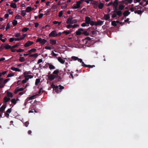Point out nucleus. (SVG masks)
Listing matches in <instances>:
<instances>
[{
	"label": "nucleus",
	"mask_w": 148,
	"mask_h": 148,
	"mask_svg": "<svg viewBox=\"0 0 148 148\" xmlns=\"http://www.w3.org/2000/svg\"><path fill=\"white\" fill-rule=\"evenodd\" d=\"M12 111V109L11 108L8 109L6 111V113H10Z\"/></svg>",
	"instance_id": "obj_57"
},
{
	"label": "nucleus",
	"mask_w": 148,
	"mask_h": 148,
	"mask_svg": "<svg viewBox=\"0 0 148 148\" xmlns=\"http://www.w3.org/2000/svg\"><path fill=\"white\" fill-rule=\"evenodd\" d=\"M104 19L106 20H107L110 18V16L109 14H106L104 16Z\"/></svg>",
	"instance_id": "obj_23"
},
{
	"label": "nucleus",
	"mask_w": 148,
	"mask_h": 148,
	"mask_svg": "<svg viewBox=\"0 0 148 148\" xmlns=\"http://www.w3.org/2000/svg\"><path fill=\"white\" fill-rule=\"evenodd\" d=\"M143 12V11H141V10H136L134 12L135 14H141Z\"/></svg>",
	"instance_id": "obj_24"
},
{
	"label": "nucleus",
	"mask_w": 148,
	"mask_h": 148,
	"mask_svg": "<svg viewBox=\"0 0 148 148\" xmlns=\"http://www.w3.org/2000/svg\"><path fill=\"white\" fill-rule=\"evenodd\" d=\"M112 25L114 26H117V24L116 23V22L115 21H113L111 23Z\"/></svg>",
	"instance_id": "obj_44"
},
{
	"label": "nucleus",
	"mask_w": 148,
	"mask_h": 148,
	"mask_svg": "<svg viewBox=\"0 0 148 148\" xmlns=\"http://www.w3.org/2000/svg\"><path fill=\"white\" fill-rule=\"evenodd\" d=\"M53 75L51 74L50 75H47L48 77V79L50 81H52L54 79L58 78L57 81L58 82L60 81L61 80L62 78V77L60 75H59V73H60V75H61L62 74V76H64L65 73H64L61 70H59V69H57L55 70L53 72Z\"/></svg>",
	"instance_id": "obj_1"
},
{
	"label": "nucleus",
	"mask_w": 148,
	"mask_h": 148,
	"mask_svg": "<svg viewBox=\"0 0 148 148\" xmlns=\"http://www.w3.org/2000/svg\"><path fill=\"white\" fill-rule=\"evenodd\" d=\"M73 17L72 16H70L67 19L66 23L68 24H73L77 23V20L76 19H73Z\"/></svg>",
	"instance_id": "obj_2"
},
{
	"label": "nucleus",
	"mask_w": 148,
	"mask_h": 148,
	"mask_svg": "<svg viewBox=\"0 0 148 148\" xmlns=\"http://www.w3.org/2000/svg\"><path fill=\"white\" fill-rule=\"evenodd\" d=\"M11 69L13 71H16L20 72L21 71L19 69L14 67H12L11 68Z\"/></svg>",
	"instance_id": "obj_18"
},
{
	"label": "nucleus",
	"mask_w": 148,
	"mask_h": 148,
	"mask_svg": "<svg viewBox=\"0 0 148 148\" xmlns=\"http://www.w3.org/2000/svg\"><path fill=\"white\" fill-rule=\"evenodd\" d=\"M130 12L128 10H126L123 13V15L125 16H128L130 14Z\"/></svg>",
	"instance_id": "obj_15"
},
{
	"label": "nucleus",
	"mask_w": 148,
	"mask_h": 148,
	"mask_svg": "<svg viewBox=\"0 0 148 148\" xmlns=\"http://www.w3.org/2000/svg\"><path fill=\"white\" fill-rule=\"evenodd\" d=\"M66 27L68 29H69L72 27V25H71V24H69L66 25Z\"/></svg>",
	"instance_id": "obj_58"
},
{
	"label": "nucleus",
	"mask_w": 148,
	"mask_h": 148,
	"mask_svg": "<svg viewBox=\"0 0 148 148\" xmlns=\"http://www.w3.org/2000/svg\"><path fill=\"white\" fill-rule=\"evenodd\" d=\"M5 48L4 47V46L3 45H1L0 47V51H2Z\"/></svg>",
	"instance_id": "obj_60"
},
{
	"label": "nucleus",
	"mask_w": 148,
	"mask_h": 148,
	"mask_svg": "<svg viewBox=\"0 0 148 148\" xmlns=\"http://www.w3.org/2000/svg\"><path fill=\"white\" fill-rule=\"evenodd\" d=\"M98 8L99 9H102L104 7V4L103 3H100L99 5L98 6Z\"/></svg>",
	"instance_id": "obj_29"
},
{
	"label": "nucleus",
	"mask_w": 148,
	"mask_h": 148,
	"mask_svg": "<svg viewBox=\"0 0 148 148\" xmlns=\"http://www.w3.org/2000/svg\"><path fill=\"white\" fill-rule=\"evenodd\" d=\"M21 44V42H19L16 44V45H14L12 46V48H16L17 47L19 46Z\"/></svg>",
	"instance_id": "obj_30"
},
{
	"label": "nucleus",
	"mask_w": 148,
	"mask_h": 148,
	"mask_svg": "<svg viewBox=\"0 0 148 148\" xmlns=\"http://www.w3.org/2000/svg\"><path fill=\"white\" fill-rule=\"evenodd\" d=\"M71 58L72 59L74 60H77V59H78L77 57L74 56L72 57Z\"/></svg>",
	"instance_id": "obj_52"
},
{
	"label": "nucleus",
	"mask_w": 148,
	"mask_h": 148,
	"mask_svg": "<svg viewBox=\"0 0 148 148\" xmlns=\"http://www.w3.org/2000/svg\"><path fill=\"white\" fill-rule=\"evenodd\" d=\"M95 65H87V66H86V67H88L89 68H91L93 67H95Z\"/></svg>",
	"instance_id": "obj_53"
},
{
	"label": "nucleus",
	"mask_w": 148,
	"mask_h": 148,
	"mask_svg": "<svg viewBox=\"0 0 148 148\" xmlns=\"http://www.w3.org/2000/svg\"><path fill=\"white\" fill-rule=\"evenodd\" d=\"M117 7H113V9H114V11H113L112 12H116V11H118L117 10L118 9Z\"/></svg>",
	"instance_id": "obj_51"
},
{
	"label": "nucleus",
	"mask_w": 148,
	"mask_h": 148,
	"mask_svg": "<svg viewBox=\"0 0 148 148\" xmlns=\"http://www.w3.org/2000/svg\"><path fill=\"white\" fill-rule=\"evenodd\" d=\"M26 34H23L22 36H21V40L25 38L26 36Z\"/></svg>",
	"instance_id": "obj_47"
},
{
	"label": "nucleus",
	"mask_w": 148,
	"mask_h": 148,
	"mask_svg": "<svg viewBox=\"0 0 148 148\" xmlns=\"http://www.w3.org/2000/svg\"><path fill=\"white\" fill-rule=\"evenodd\" d=\"M18 100H16L15 99H12L11 100V102L14 104V105H15L16 103V101Z\"/></svg>",
	"instance_id": "obj_35"
},
{
	"label": "nucleus",
	"mask_w": 148,
	"mask_h": 148,
	"mask_svg": "<svg viewBox=\"0 0 148 148\" xmlns=\"http://www.w3.org/2000/svg\"><path fill=\"white\" fill-rule=\"evenodd\" d=\"M40 80L39 79H36V80L35 84L36 85H38V84L40 82Z\"/></svg>",
	"instance_id": "obj_39"
},
{
	"label": "nucleus",
	"mask_w": 148,
	"mask_h": 148,
	"mask_svg": "<svg viewBox=\"0 0 148 148\" xmlns=\"http://www.w3.org/2000/svg\"><path fill=\"white\" fill-rule=\"evenodd\" d=\"M26 11H25V10H22L21 11V15L22 16H24L26 15Z\"/></svg>",
	"instance_id": "obj_33"
},
{
	"label": "nucleus",
	"mask_w": 148,
	"mask_h": 148,
	"mask_svg": "<svg viewBox=\"0 0 148 148\" xmlns=\"http://www.w3.org/2000/svg\"><path fill=\"white\" fill-rule=\"evenodd\" d=\"M90 23H89V24H90L92 26L94 25H95L96 24V22H94L92 21H91L90 22Z\"/></svg>",
	"instance_id": "obj_40"
},
{
	"label": "nucleus",
	"mask_w": 148,
	"mask_h": 148,
	"mask_svg": "<svg viewBox=\"0 0 148 148\" xmlns=\"http://www.w3.org/2000/svg\"><path fill=\"white\" fill-rule=\"evenodd\" d=\"M86 0H80V1H79L77 2V6H73L72 8L74 9H76L79 8L80 7V4L82 3L83 1H85Z\"/></svg>",
	"instance_id": "obj_4"
},
{
	"label": "nucleus",
	"mask_w": 148,
	"mask_h": 148,
	"mask_svg": "<svg viewBox=\"0 0 148 148\" xmlns=\"http://www.w3.org/2000/svg\"><path fill=\"white\" fill-rule=\"evenodd\" d=\"M119 4L118 1L115 0L114 2L113 3V6L114 7H118Z\"/></svg>",
	"instance_id": "obj_12"
},
{
	"label": "nucleus",
	"mask_w": 148,
	"mask_h": 148,
	"mask_svg": "<svg viewBox=\"0 0 148 148\" xmlns=\"http://www.w3.org/2000/svg\"><path fill=\"white\" fill-rule=\"evenodd\" d=\"M6 108V105H3L0 108V112H3Z\"/></svg>",
	"instance_id": "obj_13"
},
{
	"label": "nucleus",
	"mask_w": 148,
	"mask_h": 148,
	"mask_svg": "<svg viewBox=\"0 0 148 148\" xmlns=\"http://www.w3.org/2000/svg\"><path fill=\"white\" fill-rule=\"evenodd\" d=\"M10 100V98L5 97L3 98L4 102L5 103H7Z\"/></svg>",
	"instance_id": "obj_20"
},
{
	"label": "nucleus",
	"mask_w": 148,
	"mask_h": 148,
	"mask_svg": "<svg viewBox=\"0 0 148 148\" xmlns=\"http://www.w3.org/2000/svg\"><path fill=\"white\" fill-rule=\"evenodd\" d=\"M52 56H54V57H56L57 56L58 54H56L53 51H52V53H51Z\"/></svg>",
	"instance_id": "obj_55"
},
{
	"label": "nucleus",
	"mask_w": 148,
	"mask_h": 148,
	"mask_svg": "<svg viewBox=\"0 0 148 148\" xmlns=\"http://www.w3.org/2000/svg\"><path fill=\"white\" fill-rule=\"evenodd\" d=\"M56 58H57L58 61L61 64H63L64 63L65 61L64 60L60 57Z\"/></svg>",
	"instance_id": "obj_14"
},
{
	"label": "nucleus",
	"mask_w": 148,
	"mask_h": 148,
	"mask_svg": "<svg viewBox=\"0 0 148 148\" xmlns=\"http://www.w3.org/2000/svg\"><path fill=\"white\" fill-rule=\"evenodd\" d=\"M10 23H8L7 24V26L5 28L6 30H7L8 29L10 28Z\"/></svg>",
	"instance_id": "obj_48"
},
{
	"label": "nucleus",
	"mask_w": 148,
	"mask_h": 148,
	"mask_svg": "<svg viewBox=\"0 0 148 148\" xmlns=\"http://www.w3.org/2000/svg\"><path fill=\"white\" fill-rule=\"evenodd\" d=\"M84 29L82 28H79L77 31L76 32V34L77 35H80L82 34L83 33L82 32H83Z\"/></svg>",
	"instance_id": "obj_6"
},
{
	"label": "nucleus",
	"mask_w": 148,
	"mask_h": 148,
	"mask_svg": "<svg viewBox=\"0 0 148 148\" xmlns=\"http://www.w3.org/2000/svg\"><path fill=\"white\" fill-rule=\"evenodd\" d=\"M12 24L14 26H16V25L17 24V21L15 20H13L12 22Z\"/></svg>",
	"instance_id": "obj_37"
},
{
	"label": "nucleus",
	"mask_w": 148,
	"mask_h": 148,
	"mask_svg": "<svg viewBox=\"0 0 148 148\" xmlns=\"http://www.w3.org/2000/svg\"><path fill=\"white\" fill-rule=\"evenodd\" d=\"M19 60L21 62H23L25 61V59L23 57H20L19 58Z\"/></svg>",
	"instance_id": "obj_42"
},
{
	"label": "nucleus",
	"mask_w": 148,
	"mask_h": 148,
	"mask_svg": "<svg viewBox=\"0 0 148 148\" xmlns=\"http://www.w3.org/2000/svg\"><path fill=\"white\" fill-rule=\"evenodd\" d=\"M7 95L8 97H13L12 93L9 92H7Z\"/></svg>",
	"instance_id": "obj_36"
},
{
	"label": "nucleus",
	"mask_w": 148,
	"mask_h": 148,
	"mask_svg": "<svg viewBox=\"0 0 148 148\" xmlns=\"http://www.w3.org/2000/svg\"><path fill=\"white\" fill-rule=\"evenodd\" d=\"M86 22L85 23H82L81 25V26L82 27H84L86 26Z\"/></svg>",
	"instance_id": "obj_63"
},
{
	"label": "nucleus",
	"mask_w": 148,
	"mask_h": 148,
	"mask_svg": "<svg viewBox=\"0 0 148 148\" xmlns=\"http://www.w3.org/2000/svg\"><path fill=\"white\" fill-rule=\"evenodd\" d=\"M29 29V28L27 27H24L22 29V31L23 32H26Z\"/></svg>",
	"instance_id": "obj_38"
},
{
	"label": "nucleus",
	"mask_w": 148,
	"mask_h": 148,
	"mask_svg": "<svg viewBox=\"0 0 148 148\" xmlns=\"http://www.w3.org/2000/svg\"><path fill=\"white\" fill-rule=\"evenodd\" d=\"M67 6V4H65V5L63 6H62L61 7V8L62 9H65L66 8Z\"/></svg>",
	"instance_id": "obj_61"
},
{
	"label": "nucleus",
	"mask_w": 148,
	"mask_h": 148,
	"mask_svg": "<svg viewBox=\"0 0 148 148\" xmlns=\"http://www.w3.org/2000/svg\"><path fill=\"white\" fill-rule=\"evenodd\" d=\"M115 13L118 16H121L122 15V12L121 10L118 11H116Z\"/></svg>",
	"instance_id": "obj_28"
},
{
	"label": "nucleus",
	"mask_w": 148,
	"mask_h": 148,
	"mask_svg": "<svg viewBox=\"0 0 148 148\" xmlns=\"http://www.w3.org/2000/svg\"><path fill=\"white\" fill-rule=\"evenodd\" d=\"M49 68L50 70L54 69H55V67L53 65L49 63Z\"/></svg>",
	"instance_id": "obj_25"
},
{
	"label": "nucleus",
	"mask_w": 148,
	"mask_h": 148,
	"mask_svg": "<svg viewBox=\"0 0 148 148\" xmlns=\"http://www.w3.org/2000/svg\"><path fill=\"white\" fill-rule=\"evenodd\" d=\"M50 44L52 45H54L56 43V40L50 39L49 40Z\"/></svg>",
	"instance_id": "obj_16"
},
{
	"label": "nucleus",
	"mask_w": 148,
	"mask_h": 148,
	"mask_svg": "<svg viewBox=\"0 0 148 148\" xmlns=\"http://www.w3.org/2000/svg\"><path fill=\"white\" fill-rule=\"evenodd\" d=\"M58 86V87H59V89L60 90H59V91H61V90H62L64 88V87L61 86V85H59Z\"/></svg>",
	"instance_id": "obj_41"
},
{
	"label": "nucleus",
	"mask_w": 148,
	"mask_h": 148,
	"mask_svg": "<svg viewBox=\"0 0 148 148\" xmlns=\"http://www.w3.org/2000/svg\"><path fill=\"white\" fill-rule=\"evenodd\" d=\"M22 18V16H21L18 15V14L15 17V18L16 19H21Z\"/></svg>",
	"instance_id": "obj_46"
},
{
	"label": "nucleus",
	"mask_w": 148,
	"mask_h": 148,
	"mask_svg": "<svg viewBox=\"0 0 148 148\" xmlns=\"http://www.w3.org/2000/svg\"><path fill=\"white\" fill-rule=\"evenodd\" d=\"M71 32L69 31H64L62 32V34H65L66 35H67L71 33Z\"/></svg>",
	"instance_id": "obj_31"
},
{
	"label": "nucleus",
	"mask_w": 148,
	"mask_h": 148,
	"mask_svg": "<svg viewBox=\"0 0 148 148\" xmlns=\"http://www.w3.org/2000/svg\"><path fill=\"white\" fill-rule=\"evenodd\" d=\"M32 72L30 71H26L24 73V75H28V74H32Z\"/></svg>",
	"instance_id": "obj_43"
},
{
	"label": "nucleus",
	"mask_w": 148,
	"mask_h": 148,
	"mask_svg": "<svg viewBox=\"0 0 148 148\" xmlns=\"http://www.w3.org/2000/svg\"><path fill=\"white\" fill-rule=\"evenodd\" d=\"M63 15V12L62 11H60L59 13L58 16L59 17H61Z\"/></svg>",
	"instance_id": "obj_54"
},
{
	"label": "nucleus",
	"mask_w": 148,
	"mask_h": 148,
	"mask_svg": "<svg viewBox=\"0 0 148 148\" xmlns=\"http://www.w3.org/2000/svg\"><path fill=\"white\" fill-rule=\"evenodd\" d=\"M91 21L90 18L88 16H86L85 18V21L87 24L88 25L87 26H89V23Z\"/></svg>",
	"instance_id": "obj_8"
},
{
	"label": "nucleus",
	"mask_w": 148,
	"mask_h": 148,
	"mask_svg": "<svg viewBox=\"0 0 148 148\" xmlns=\"http://www.w3.org/2000/svg\"><path fill=\"white\" fill-rule=\"evenodd\" d=\"M57 32L55 30L52 31L49 34V37H55L56 36Z\"/></svg>",
	"instance_id": "obj_7"
},
{
	"label": "nucleus",
	"mask_w": 148,
	"mask_h": 148,
	"mask_svg": "<svg viewBox=\"0 0 148 148\" xmlns=\"http://www.w3.org/2000/svg\"><path fill=\"white\" fill-rule=\"evenodd\" d=\"M32 10V8L30 6L27 7L25 11L27 12H30Z\"/></svg>",
	"instance_id": "obj_22"
},
{
	"label": "nucleus",
	"mask_w": 148,
	"mask_h": 148,
	"mask_svg": "<svg viewBox=\"0 0 148 148\" xmlns=\"http://www.w3.org/2000/svg\"><path fill=\"white\" fill-rule=\"evenodd\" d=\"M10 80V78H8V79H5L3 81V82L4 83V84H5H5L6 83L8 82Z\"/></svg>",
	"instance_id": "obj_56"
},
{
	"label": "nucleus",
	"mask_w": 148,
	"mask_h": 148,
	"mask_svg": "<svg viewBox=\"0 0 148 148\" xmlns=\"http://www.w3.org/2000/svg\"><path fill=\"white\" fill-rule=\"evenodd\" d=\"M5 86V84H4V83L3 81H2L1 82H0V88H3Z\"/></svg>",
	"instance_id": "obj_32"
},
{
	"label": "nucleus",
	"mask_w": 148,
	"mask_h": 148,
	"mask_svg": "<svg viewBox=\"0 0 148 148\" xmlns=\"http://www.w3.org/2000/svg\"><path fill=\"white\" fill-rule=\"evenodd\" d=\"M14 75V74L10 73H9L7 76V77H10L12 76H13Z\"/></svg>",
	"instance_id": "obj_49"
},
{
	"label": "nucleus",
	"mask_w": 148,
	"mask_h": 148,
	"mask_svg": "<svg viewBox=\"0 0 148 148\" xmlns=\"http://www.w3.org/2000/svg\"><path fill=\"white\" fill-rule=\"evenodd\" d=\"M47 40L45 39H42L41 38L37 39L36 42H39L41 45H44L47 42Z\"/></svg>",
	"instance_id": "obj_5"
},
{
	"label": "nucleus",
	"mask_w": 148,
	"mask_h": 148,
	"mask_svg": "<svg viewBox=\"0 0 148 148\" xmlns=\"http://www.w3.org/2000/svg\"><path fill=\"white\" fill-rule=\"evenodd\" d=\"M38 94H36L29 97L27 98V99L26 100V101H27V102L29 100L34 99L36 96H38Z\"/></svg>",
	"instance_id": "obj_10"
},
{
	"label": "nucleus",
	"mask_w": 148,
	"mask_h": 148,
	"mask_svg": "<svg viewBox=\"0 0 148 148\" xmlns=\"http://www.w3.org/2000/svg\"><path fill=\"white\" fill-rule=\"evenodd\" d=\"M29 123L28 121L24 123L25 126H26V127H27L28 126V125L29 124Z\"/></svg>",
	"instance_id": "obj_62"
},
{
	"label": "nucleus",
	"mask_w": 148,
	"mask_h": 148,
	"mask_svg": "<svg viewBox=\"0 0 148 148\" xmlns=\"http://www.w3.org/2000/svg\"><path fill=\"white\" fill-rule=\"evenodd\" d=\"M38 56V54L37 53H36L34 54H31L29 56V57H34V58H36Z\"/></svg>",
	"instance_id": "obj_26"
},
{
	"label": "nucleus",
	"mask_w": 148,
	"mask_h": 148,
	"mask_svg": "<svg viewBox=\"0 0 148 148\" xmlns=\"http://www.w3.org/2000/svg\"><path fill=\"white\" fill-rule=\"evenodd\" d=\"M103 22L104 21H97L96 22L95 25L101 26L103 24Z\"/></svg>",
	"instance_id": "obj_11"
},
{
	"label": "nucleus",
	"mask_w": 148,
	"mask_h": 148,
	"mask_svg": "<svg viewBox=\"0 0 148 148\" xmlns=\"http://www.w3.org/2000/svg\"><path fill=\"white\" fill-rule=\"evenodd\" d=\"M51 88H53V90H55L57 93H58L61 92V91H59L58 86H56L53 84L52 83L51 86Z\"/></svg>",
	"instance_id": "obj_3"
},
{
	"label": "nucleus",
	"mask_w": 148,
	"mask_h": 148,
	"mask_svg": "<svg viewBox=\"0 0 148 148\" xmlns=\"http://www.w3.org/2000/svg\"><path fill=\"white\" fill-rule=\"evenodd\" d=\"M14 40V38H10L9 39V41L10 42H13Z\"/></svg>",
	"instance_id": "obj_64"
},
{
	"label": "nucleus",
	"mask_w": 148,
	"mask_h": 148,
	"mask_svg": "<svg viewBox=\"0 0 148 148\" xmlns=\"http://www.w3.org/2000/svg\"><path fill=\"white\" fill-rule=\"evenodd\" d=\"M37 50L36 49L34 48L31 49L30 50H28L27 51L29 53H32L35 52Z\"/></svg>",
	"instance_id": "obj_21"
},
{
	"label": "nucleus",
	"mask_w": 148,
	"mask_h": 148,
	"mask_svg": "<svg viewBox=\"0 0 148 148\" xmlns=\"http://www.w3.org/2000/svg\"><path fill=\"white\" fill-rule=\"evenodd\" d=\"M10 6L11 7L14 8H15L17 7L16 4L15 3H12L10 4Z\"/></svg>",
	"instance_id": "obj_27"
},
{
	"label": "nucleus",
	"mask_w": 148,
	"mask_h": 148,
	"mask_svg": "<svg viewBox=\"0 0 148 148\" xmlns=\"http://www.w3.org/2000/svg\"><path fill=\"white\" fill-rule=\"evenodd\" d=\"M33 43L34 42H33L28 41L25 44L24 46L25 47H28L33 44Z\"/></svg>",
	"instance_id": "obj_9"
},
{
	"label": "nucleus",
	"mask_w": 148,
	"mask_h": 148,
	"mask_svg": "<svg viewBox=\"0 0 148 148\" xmlns=\"http://www.w3.org/2000/svg\"><path fill=\"white\" fill-rule=\"evenodd\" d=\"M124 7L125 6L124 5H121L119 6V8L120 10L121 11L123 9Z\"/></svg>",
	"instance_id": "obj_34"
},
{
	"label": "nucleus",
	"mask_w": 148,
	"mask_h": 148,
	"mask_svg": "<svg viewBox=\"0 0 148 148\" xmlns=\"http://www.w3.org/2000/svg\"><path fill=\"white\" fill-rule=\"evenodd\" d=\"M90 28H88L86 31H83L82 32L83 33H82V34H84L86 36H88L89 35V32H88V31H89V29H90Z\"/></svg>",
	"instance_id": "obj_19"
},
{
	"label": "nucleus",
	"mask_w": 148,
	"mask_h": 148,
	"mask_svg": "<svg viewBox=\"0 0 148 148\" xmlns=\"http://www.w3.org/2000/svg\"><path fill=\"white\" fill-rule=\"evenodd\" d=\"M21 36V34L19 33H17L15 34V35H14V36L16 37H20Z\"/></svg>",
	"instance_id": "obj_50"
},
{
	"label": "nucleus",
	"mask_w": 148,
	"mask_h": 148,
	"mask_svg": "<svg viewBox=\"0 0 148 148\" xmlns=\"http://www.w3.org/2000/svg\"><path fill=\"white\" fill-rule=\"evenodd\" d=\"M18 87H17L16 88V89H15V90L14 91V93H15V94H17L18 93V92H19V91H18Z\"/></svg>",
	"instance_id": "obj_59"
},
{
	"label": "nucleus",
	"mask_w": 148,
	"mask_h": 148,
	"mask_svg": "<svg viewBox=\"0 0 148 148\" xmlns=\"http://www.w3.org/2000/svg\"><path fill=\"white\" fill-rule=\"evenodd\" d=\"M24 51V50L23 49H16V51L17 52H23Z\"/></svg>",
	"instance_id": "obj_45"
},
{
	"label": "nucleus",
	"mask_w": 148,
	"mask_h": 148,
	"mask_svg": "<svg viewBox=\"0 0 148 148\" xmlns=\"http://www.w3.org/2000/svg\"><path fill=\"white\" fill-rule=\"evenodd\" d=\"M4 47L6 49H12V46H11L7 44L5 45L4 46Z\"/></svg>",
	"instance_id": "obj_17"
}]
</instances>
